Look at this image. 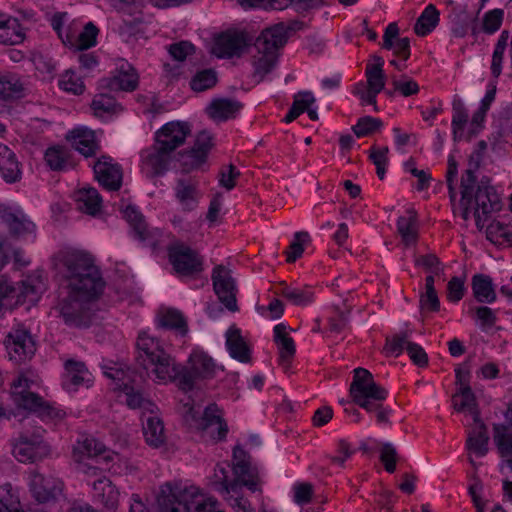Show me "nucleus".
Returning a JSON list of instances; mask_svg holds the SVG:
<instances>
[{
    "label": "nucleus",
    "instance_id": "41",
    "mask_svg": "<svg viewBox=\"0 0 512 512\" xmlns=\"http://www.w3.org/2000/svg\"><path fill=\"white\" fill-rule=\"evenodd\" d=\"M78 208L90 215H95L101 209L102 199L99 192L92 187L81 188L75 195Z\"/></svg>",
    "mask_w": 512,
    "mask_h": 512
},
{
    "label": "nucleus",
    "instance_id": "8",
    "mask_svg": "<svg viewBox=\"0 0 512 512\" xmlns=\"http://www.w3.org/2000/svg\"><path fill=\"white\" fill-rule=\"evenodd\" d=\"M350 395L355 404L365 409L379 401H385L388 391L374 381L373 375L367 369L359 367L354 369Z\"/></svg>",
    "mask_w": 512,
    "mask_h": 512
},
{
    "label": "nucleus",
    "instance_id": "36",
    "mask_svg": "<svg viewBox=\"0 0 512 512\" xmlns=\"http://www.w3.org/2000/svg\"><path fill=\"white\" fill-rule=\"evenodd\" d=\"M475 423V428H473L468 433L466 448L470 453L476 455L477 457H483L488 452L489 437L484 423H482L480 420Z\"/></svg>",
    "mask_w": 512,
    "mask_h": 512
},
{
    "label": "nucleus",
    "instance_id": "16",
    "mask_svg": "<svg viewBox=\"0 0 512 512\" xmlns=\"http://www.w3.org/2000/svg\"><path fill=\"white\" fill-rule=\"evenodd\" d=\"M0 222L17 238L31 242L36 239V225L20 210L0 206Z\"/></svg>",
    "mask_w": 512,
    "mask_h": 512
},
{
    "label": "nucleus",
    "instance_id": "44",
    "mask_svg": "<svg viewBox=\"0 0 512 512\" xmlns=\"http://www.w3.org/2000/svg\"><path fill=\"white\" fill-rule=\"evenodd\" d=\"M472 291L474 297L479 302L493 303L496 300L492 279L487 275L476 274L473 276Z\"/></svg>",
    "mask_w": 512,
    "mask_h": 512
},
{
    "label": "nucleus",
    "instance_id": "18",
    "mask_svg": "<svg viewBox=\"0 0 512 512\" xmlns=\"http://www.w3.org/2000/svg\"><path fill=\"white\" fill-rule=\"evenodd\" d=\"M191 134V126L184 121H171L156 132V143L170 154Z\"/></svg>",
    "mask_w": 512,
    "mask_h": 512
},
{
    "label": "nucleus",
    "instance_id": "3",
    "mask_svg": "<svg viewBox=\"0 0 512 512\" xmlns=\"http://www.w3.org/2000/svg\"><path fill=\"white\" fill-rule=\"evenodd\" d=\"M462 216L467 220L474 216L478 229L482 230L490 215L501 209L500 196L489 181L482 180L476 184V177L467 169L461 179Z\"/></svg>",
    "mask_w": 512,
    "mask_h": 512
},
{
    "label": "nucleus",
    "instance_id": "5",
    "mask_svg": "<svg viewBox=\"0 0 512 512\" xmlns=\"http://www.w3.org/2000/svg\"><path fill=\"white\" fill-rule=\"evenodd\" d=\"M101 293L73 291L61 288L56 310L63 322L70 327L85 328L92 322V303Z\"/></svg>",
    "mask_w": 512,
    "mask_h": 512
},
{
    "label": "nucleus",
    "instance_id": "21",
    "mask_svg": "<svg viewBox=\"0 0 512 512\" xmlns=\"http://www.w3.org/2000/svg\"><path fill=\"white\" fill-rule=\"evenodd\" d=\"M6 348L10 359L17 362L30 358L36 351L31 334L24 328H17L9 333Z\"/></svg>",
    "mask_w": 512,
    "mask_h": 512
},
{
    "label": "nucleus",
    "instance_id": "57",
    "mask_svg": "<svg viewBox=\"0 0 512 512\" xmlns=\"http://www.w3.org/2000/svg\"><path fill=\"white\" fill-rule=\"evenodd\" d=\"M309 241H310V236L307 232H304V231L296 232L294 235V240L291 242V244L288 247V250L286 251L287 262L293 263L299 257H301L304 252V244Z\"/></svg>",
    "mask_w": 512,
    "mask_h": 512
},
{
    "label": "nucleus",
    "instance_id": "4",
    "mask_svg": "<svg viewBox=\"0 0 512 512\" xmlns=\"http://www.w3.org/2000/svg\"><path fill=\"white\" fill-rule=\"evenodd\" d=\"M59 272L62 276L61 288L73 291L102 293L104 281L94 259L83 251H71L62 256Z\"/></svg>",
    "mask_w": 512,
    "mask_h": 512
},
{
    "label": "nucleus",
    "instance_id": "6",
    "mask_svg": "<svg viewBox=\"0 0 512 512\" xmlns=\"http://www.w3.org/2000/svg\"><path fill=\"white\" fill-rule=\"evenodd\" d=\"M34 385H36V381L28 373L19 374L11 384L13 402L18 407L37 413L42 418L62 419L65 412L32 392L31 389Z\"/></svg>",
    "mask_w": 512,
    "mask_h": 512
},
{
    "label": "nucleus",
    "instance_id": "49",
    "mask_svg": "<svg viewBox=\"0 0 512 512\" xmlns=\"http://www.w3.org/2000/svg\"><path fill=\"white\" fill-rule=\"evenodd\" d=\"M240 108L241 105L237 101L218 99L210 104L209 114L215 120L224 121L234 117Z\"/></svg>",
    "mask_w": 512,
    "mask_h": 512
},
{
    "label": "nucleus",
    "instance_id": "11",
    "mask_svg": "<svg viewBox=\"0 0 512 512\" xmlns=\"http://www.w3.org/2000/svg\"><path fill=\"white\" fill-rule=\"evenodd\" d=\"M169 261L181 277H197L204 271V258L184 243H175L168 249Z\"/></svg>",
    "mask_w": 512,
    "mask_h": 512
},
{
    "label": "nucleus",
    "instance_id": "2",
    "mask_svg": "<svg viewBox=\"0 0 512 512\" xmlns=\"http://www.w3.org/2000/svg\"><path fill=\"white\" fill-rule=\"evenodd\" d=\"M158 512H224L217 500L205 497L194 485L165 483L157 495ZM130 512H145L144 504L135 500Z\"/></svg>",
    "mask_w": 512,
    "mask_h": 512
},
{
    "label": "nucleus",
    "instance_id": "33",
    "mask_svg": "<svg viewBox=\"0 0 512 512\" xmlns=\"http://www.w3.org/2000/svg\"><path fill=\"white\" fill-rule=\"evenodd\" d=\"M25 38L24 30L16 18L0 14V44L17 45Z\"/></svg>",
    "mask_w": 512,
    "mask_h": 512
},
{
    "label": "nucleus",
    "instance_id": "45",
    "mask_svg": "<svg viewBox=\"0 0 512 512\" xmlns=\"http://www.w3.org/2000/svg\"><path fill=\"white\" fill-rule=\"evenodd\" d=\"M46 165L53 171H63L70 165V151L60 145L48 147L44 154Z\"/></svg>",
    "mask_w": 512,
    "mask_h": 512
},
{
    "label": "nucleus",
    "instance_id": "61",
    "mask_svg": "<svg viewBox=\"0 0 512 512\" xmlns=\"http://www.w3.org/2000/svg\"><path fill=\"white\" fill-rule=\"evenodd\" d=\"M389 152L388 147L377 148L373 147L370 153V159L376 166V172L378 177L382 180L385 176L386 165L388 163L387 154Z\"/></svg>",
    "mask_w": 512,
    "mask_h": 512
},
{
    "label": "nucleus",
    "instance_id": "9",
    "mask_svg": "<svg viewBox=\"0 0 512 512\" xmlns=\"http://www.w3.org/2000/svg\"><path fill=\"white\" fill-rule=\"evenodd\" d=\"M109 3L123 16L118 33L125 42L144 37L145 25L140 0H109Z\"/></svg>",
    "mask_w": 512,
    "mask_h": 512
},
{
    "label": "nucleus",
    "instance_id": "52",
    "mask_svg": "<svg viewBox=\"0 0 512 512\" xmlns=\"http://www.w3.org/2000/svg\"><path fill=\"white\" fill-rule=\"evenodd\" d=\"M494 442L502 458L512 457V431L503 425H494Z\"/></svg>",
    "mask_w": 512,
    "mask_h": 512
},
{
    "label": "nucleus",
    "instance_id": "14",
    "mask_svg": "<svg viewBox=\"0 0 512 512\" xmlns=\"http://www.w3.org/2000/svg\"><path fill=\"white\" fill-rule=\"evenodd\" d=\"M139 82V76L134 67L127 61L121 60L111 75L104 77L99 82V87L108 92H131Z\"/></svg>",
    "mask_w": 512,
    "mask_h": 512
},
{
    "label": "nucleus",
    "instance_id": "62",
    "mask_svg": "<svg viewBox=\"0 0 512 512\" xmlns=\"http://www.w3.org/2000/svg\"><path fill=\"white\" fill-rule=\"evenodd\" d=\"M487 239L496 245H503L505 222L494 220L488 225L485 224Z\"/></svg>",
    "mask_w": 512,
    "mask_h": 512
},
{
    "label": "nucleus",
    "instance_id": "55",
    "mask_svg": "<svg viewBox=\"0 0 512 512\" xmlns=\"http://www.w3.org/2000/svg\"><path fill=\"white\" fill-rule=\"evenodd\" d=\"M0 512H22L19 497L10 483L0 485Z\"/></svg>",
    "mask_w": 512,
    "mask_h": 512
},
{
    "label": "nucleus",
    "instance_id": "27",
    "mask_svg": "<svg viewBox=\"0 0 512 512\" xmlns=\"http://www.w3.org/2000/svg\"><path fill=\"white\" fill-rule=\"evenodd\" d=\"M0 177L8 184L17 183L22 178V165L15 152L0 143Z\"/></svg>",
    "mask_w": 512,
    "mask_h": 512
},
{
    "label": "nucleus",
    "instance_id": "43",
    "mask_svg": "<svg viewBox=\"0 0 512 512\" xmlns=\"http://www.w3.org/2000/svg\"><path fill=\"white\" fill-rule=\"evenodd\" d=\"M504 11L502 9H493L486 12L482 18L481 26L474 23L471 27V34L477 38L483 32L488 35L496 33L503 22Z\"/></svg>",
    "mask_w": 512,
    "mask_h": 512
},
{
    "label": "nucleus",
    "instance_id": "47",
    "mask_svg": "<svg viewBox=\"0 0 512 512\" xmlns=\"http://www.w3.org/2000/svg\"><path fill=\"white\" fill-rule=\"evenodd\" d=\"M440 13L437 8L429 4L418 17L414 31L418 36H426L431 33L439 23Z\"/></svg>",
    "mask_w": 512,
    "mask_h": 512
},
{
    "label": "nucleus",
    "instance_id": "50",
    "mask_svg": "<svg viewBox=\"0 0 512 512\" xmlns=\"http://www.w3.org/2000/svg\"><path fill=\"white\" fill-rule=\"evenodd\" d=\"M281 295L290 303L297 306H306L313 302L314 292L311 287H297L285 285L281 289Z\"/></svg>",
    "mask_w": 512,
    "mask_h": 512
},
{
    "label": "nucleus",
    "instance_id": "28",
    "mask_svg": "<svg viewBox=\"0 0 512 512\" xmlns=\"http://www.w3.org/2000/svg\"><path fill=\"white\" fill-rule=\"evenodd\" d=\"M25 96L22 77L12 71L0 70V100L13 101Z\"/></svg>",
    "mask_w": 512,
    "mask_h": 512
},
{
    "label": "nucleus",
    "instance_id": "40",
    "mask_svg": "<svg viewBox=\"0 0 512 512\" xmlns=\"http://www.w3.org/2000/svg\"><path fill=\"white\" fill-rule=\"evenodd\" d=\"M397 231L406 246L414 245L418 238V220L414 210H407V215L397 220Z\"/></svg>",
    "mask_w": 512,
    "mask_h": 512
},
{
    "label": "nucleus",
    "instance_id": "32",
    "mask_svg": "<svg viewBox=\"0 0 512 512\" xmlns=\"http://www.w3.org/2000/svg\"><path fill=\"white\" fill-rule=\"evenodd\" d=\"M200 425L203 430H209L212 434L216 431L217 435L214 438L218 440L224 439L228 432V426L222 417V411L214 403L205 408Z\"/></svg>",
    "mask_w": 512,
    "mask_h": 512
},
{
    "label": "nucleus",
    "instance_id": "53",
    "mask_svg": "<svg viewBox=\"0 0 512 512\" xmlns=\"http://www.w3.org/2000/svg\"><path fill=\"white\" fill-rule=\"evenodd\" d=\"M452 113V132L454 140H457L461 138L464 127L468 122V112L460 99L453 101Z\"/></svg>",
    "mask_w": 512,
    "mask_h": 512
},
{
    "label": "nucleus",
    "instance_id": "51",
    "mask_svg": "<svg viewBox=\"0 0 512 512\" xmlns=\"http://www.w3.org/2000/svg\"><path fill=\"white\" fill-rule=\"evenodd\" d=\"M217 72L212 68L202 69L190 80V87L195 92H203L213 88L217 83Z\"/></svg>",
    "mask_w": 512,
    "mask_h": 512
},
{
    "label": "nucleus",
    "instance_id": "15",
    "mask_svg": "<svg viewBox=\"0 0 512 512\" xmlns=\"http://www.w3.org/2000/svg\"><path fill=\"white\" fill-rule=\"evenodd\" d=\"M28 485L32 497L39 503H48L61 496L63 482L53 476H44L35 470L28 474Z\"/></svg>",
    "mask_w": 512,
    "mask_h": 512
},
{
    "label": "nucleus",
    "instance_id": "22",
    "mask_svg": "<svg viewBox=\"0 0 512 512\" xmlns=\"http://www.w3.org/2000/svg\"><path fill=\"white\" fill-rule=\"evenodd\" d=\"M176 201L184 212H191L198 207L202 193L198 182L192 178H179L173 187Z\"/></svg>",
    "mask_w": 512,
    "mask_h": 512
},
{
    "label": "nucleus",
    "instance_id": "42",
    "mask_svg": "<svg viewBox=\"0 0 512 512\" xmlns=\"http://www.w3.org/2000/svg\"><path fill=\"white\" fill-rule=\"evenodd\" d=\"M105 451V445L92 438L83 437L79 439L73 448V458L76 462H82L86 458H93Z\"/></svg>",
    "mask_w": 512,
    "mask_h": 512
},
{
    "label": "nucleus",
    "instance_id": "24",
    "mask_svg": "<svg viewBox=\"0 0 512 512\" xmlns=\"http://www.w3.org/2000/svg\"><path fill=\"white\" fill-rule=\"evenodd\" d=\"M212 147V137L209 132H200L195 140L193 147L181 155V162L183 166L192 170L200 167L207 158V155Z\"/></svg>",
    "mask_w": 512,
    "mask_h": 512
},
{
    "label": "nucleus",
    "instance_id": "12",
    "mask_svg": "<svg viewBox=\"0 0 512 512\" xmlns=\"http://www.w3.org/2000/svg\"><path fill=\"white\" fill-rule=\"evenodd\" d=\"M233 482L238 484V492L247 487L251 492L259 491L261 475L257 466L250 462V456L240 446L233 449Z\"/></svg>",
    "mask_w": 512,
    "mask_h": 512
},
{
    "label": "nucleus",
    "instance_id": "35",
    "mask_svg": "<svg viewBox=\"0 0 512 512\" xmlns=\"http://www.w3.org/2000/svg\"><path fill=\"white\" fill-rule=\"evenodd\" d=\"M91 109L96 117L107 119L119 114L123 109L116 99L108 92L96 94L91 103Z\"/></svg>",
    "mask_w": 512,
    "mask_h": 512
},
{
    "label": "nucleus",
    "instance_id": "58",
    "mask_svg": "<svg viewBox=\"0 0 512 512\" xmlns=\"http://www.w3.org/2000/svg\"><path fill=\"white\" fill-rule=\"evenodd\" d=\"M59 86L66 92L80 95L84 91V83L81 78L73 71H66L59 80Z\"/></svg>",
    "mask_w": 512,
    "mask_h": 512
},
{
    "label": "nucleus",
    "instance_id": "23",
    "mask_svg": "<svg viewBox=\"0 0 512 512\" xmlns=\"http://www.w3.org/2000/svg\"><path fill=\"white\" fill-rule=\"evenodd\" d=\"M95 177L107 190L117 191L122 184V169L119 164L113 163L109 157H102L93 165Z\"/></svg>",
    "mask_w": 512,
    "mask_h": 512
},
{
    "label": "nucleus",
    "instance_id": "29",
    "mask_svg": "<svg viewBox=\"0 0 512 512\" xmlns=\"http://www.w3.org/2000/svg\"><path fill=\"white\" fill-rule=\"evenodd\" d=\"M66 139L85 157L94 155L98 148L94 132L87 128L80 127L69 131Z\"/></svg>",
    "mask_w": 512,
    "mask_h": 512
},
{
    "label": "nucleus",
    "instance_id": "48",
    "mask_svg": "<svg viewBox=\"0 0 512 512\" xmlns=\"http://www.w3.org/2000/svg\"><path fill=\"white\" fill-rule=\"evenodd\" d=\"M376 61V64H367L365 76L367 89L373 93H380L385 87V74L382 69L384 60L381 57H377Z\"/></svg>",
    "mask_w": 512,
    "mask_h": 512
},
{
    "label": "nucleus",
    "instance_id": "59",
    "mask_svg": "<svg viewBox=\"0 0 512 512\" xmlns=\"http://www.w3.org/2000/svg\"><path fill=\"white\" fill-rule=\"evenodd\" d=\"M381 125L382 121L380 119L365 116L360 118L356 125L353 126V131L357 137H363L376 131L381 127Z\"/></svg>",
    "mask_w": 512,
    "mask_h": 512
},
{
    "label": "nucleus",
    "instance_id": "39",
    "mask_svg": "<svg viewBox=\"0 0 512 512\" xmlns=\"http://www.w3.org/2000/svg\"><path fill=\"white\" fill-rule=\"evenodd\" d=\"M115 389H119L124 397L127 406L131 409H142L143 414L150 413L153 414L154 410H157V406L151 402L149 399L143 397V395L136 391L132 386L127 383L117 384Z\"/></svg>",
    "mask_w": 512,
    "mask_h": 512
},
{
    "label": "nucleus",
    "instance_id": "13",
    "mask_svg": "<svg viewBox=\"0 0 512 512\" xmlns=\"http://www.w3.org/2000/svg\"><path fill=\"white\" fill-rule=\"evenodd\" d=\"M123 215L130 224L134 238L146 246L156 248L168 236L159 228L149 227L142 214L135 207L127 206Z\"/></svg>",
    "mask_w": 512,
    "mask_h": 512
},
{
    "label": "nucleus",
    "instance_id": "10",
    "mask_svg": "<svg viewBox=\"0 0 512 512\" xmlns=\"http://www.w3.org/2000/svg\"><path fill=\"white\" fill-rule=\"evenodd\" d=\"M44 430L40 427L32 432L24 431L12 445L14 457L22 463L35 462L50 453V446L43 438Z\"/></svg>",
    "mask_w": 512,
    "mask_h": 512
},
{
    "label": "nucleus",
    "instance_id": "37",
    "mask_svg": "<svg viewBox=\"0 0 512 512\" xmlns=\"http://www.w3.org/2000/svg\"><path fill=\"white\" fill-rule=\"evenodd\" d=\"M230 465L228 463L217 464L214 468V474L211 485L221 496H227L231 493H238V484L229 479Z\"/></svg>",
    "mask_w": 512,
    "mask_h": 512
},
{
    "label": "nucleus",
    "instance_id": "63",
    "mask_svg": "<svg viewBox=\"0 0 512 512\" xmlns=\"http://www.w3.org/2000/svg\"><path fill=\"white\" fill-rule=\"evenodd\" d=\"M415 264L417 266L423 267L424 269L435 275H440L443 271L439 259L434 254H427L417 257L415 259Z\"/></svg>",
    "mask_w": 512,
    "mask_h": 512
},
{
    "label": "nucleus",
    "instance_id": "17",
    "mask_svg": "<svg viewBox=\"0 0 512 512\" xmlns=\"http://www.w3.org/2000/svg\"><path fill=\"white\" fill-rule=\"evenodd\" d=\"M212 281L215 294L220 302L232 312L237 310L236 285L231 271L223 265H217L212 271Z\"/></svg>",
    "mask_w": 512,
    "mask_h": 512
},
{
    "label": "nucleus",
    "instance_id": "1",
    "mask_svg": "<svg viewBox=\"0 0 512 512\" xmlns=\"http://www.w3.org/2000/svg\"><path fill=\"white\" fill-rule=\"evenodd\" d=\"M136 346L137 361L150 376L159 382L178 379L179 388L185 392L192 390L198 380L211 379L216 374L217 365L203 351H193L188 368H183L165 350L161 341L147 332L139 333Z\"/></svg>",
    "mask_w": 512,
    "mask_h": 512
},
{
    "label": "nucleus",
    "instance_id": "34",
    "mask_svg": "<svg viewBox=\"0 0 512 512\" xmlns=\"http://www.w3.org/2000/svg\"><path fill=\"white\" fill-rule=\"evenodd\" d=\"M274 341L279 350V361L284 367H287L294 357L296 348L293 339L287 333V327L284 324H277L274 329Z\"/></svg>",
    "mask_w": 512,
    "mask_h": 512
},
{
    "label": "nucleus",
    "instance_id": "25",
    "mask_svg": "<svg viewBox=\"0 0 512 512\" xmlns=\"http://www.w3.org/2000/svg\"><path fill=\"white\" fill-rule=\"evenodd\" d=\"M91 384L92 375L83 362L68 360L65 363L62 387L66 391H76L81 386L89 387Z\"/></svg>",
    "mask_w": 512,
    "mask_h": 512
},
{
    "label": "nucleus",
    "instance_id": "56",
    "mask_svg": "<svg viewBox=\"0 0 512 512\" xmlns=\"http://www.w3.org/2000/svg\"><path fill=\"white\" fill-rule=\"evenodd\" d=\"M17 297L16 288L13 284L8 280L6 276L0 277V312L2 310L10 309L14 303L15 298Z\"/></svg>",
    "mask_w": 512,
    "mask_h": 512
},
{
    "label": "nucleus",
    "instance_id": "46",
    "mask_svg": "<svg viewBox=\"0 0 512 512\" xmlns=\"http://www.w3.org/2000/svg\"><path fill=\"white\" fill-rule=\"evenodd\" d=\"M454 408L461 412L468 410L474 417V421L478 422L479 412L477 410L476 398L469 385L460 387L458 392L453 396Z\"/></svg>",
    "mask_w": 512,
    "mask_h": 512
},
{
    "label": "nucleus",
    "instance_id": "20",
    "mask_svg": "<svg viewBox=\"0 0 512 512\" xmlns=\"http://www.w3.org/2000/svg\"><path fill=\"white\" fill-rule=\"evenodd\" d=\"M171 154L155 143L141 153V171L147 178L163 175L168 170Z\"/></svg>",
    "mask_w": 512,
    "mask_h": 512
},
{
    "label": "nucleus",
    "instance_id": "26",
    "mask_svg": "<svg viewBox=\"0 0 512 512\" xmlns=\"http://www.w3.org/2000/svg\"><path fill=\"white\" fill-rule=\"evenodd\" d=\"M119 491L105 476L93 482L94 501L101 504L108 512H114L118 507Z\"/></svg>",
    "mask_w": 512,
    "mask_h": 512
},
{
    "label": "nucleus",
    "instance_id": "64",
    "mask_svg": "<svg viewBox=\"0 0 512 512\" xmlns=\"http://www.w3.org/2000/svg\"><path fill=\"white\" fill-rule=\"evenodd\" d=\"M475 313L477 320L480 322V327L482 330H487L495 325L497 317L495 311L490 307H477Z\"/></svg>",
    "mask_w": 512,
    "mask_h": 512
},
{
    "label": "nucleus",
    "instance_id": "38",
    "mask_svg": "<svg viewBox=\"0 0 512 512\" xmlns=\"http://www.w3.org/2000/svg\"><path fill=\"white\" fill-rule=\"evenodd\" d=\"M158 325L162 328L174 330L181 336L188 333V325L183 314L174 308H166L158 313Z\"/></svg>",
    "mask_w": 512,
    "mask_h": 512
},
{
    "label": "nucleus",
    "instance_id": "30",
    "mask_svg": "<svg viewBox=\"0 0 512 512\" xmlns=\"http://www.w3.org/2000/svg\"><path fill=\"white\" fill-rule=\"evenodd\" d=\"M226 346L232 358L248 363L251 359L250 347L241 334V330L236 326H231L226 331Z\"/></svg>",
    "mask_w": 512,
    "mask_h": 512
},
{
    "label": "nucleus",
    "instance_id": "31",
    "mask_svg": "<svg viewBox=\"0 0 512 512\" xmlns=\"http://www.w3.org/2000/svg\"><path fill=\"white\" fill-rule=\"evenodd\" d=\"M143 434L151 447L157 448L165 442L164 425L157 415V410H154L153 414H143Z\"/></svg>",
    "mask_w": 512,
    "mask_h": 512
},
{
    "label": "nucleus",
    "instance_id": "54",
    "mask_svg": "<svg viewBox=\"0 0 512 512\" xmlns=\"http://www.w3.org/2000/svg\"><path fill=\"white\" fill-rule=\"evenodd\" d=\"M509 38V31L503 30L495 45L491 61V73L495 78H498L502 72L503 56L508 45Z\"/></svg>",
    "mask_w": 512,
    "mask_h": 512
},
{
    "label": "nucleus",
    "instance_id": "60",
    "mask_svg": "<svg viewBox=\"0 0 512 512\" xmlns=\"http://www.w3.org/2000/svg\"><path fill=\"white\" fill-rule=\"evenodd\" d=\"M97 34V27L91 22L87 23L77 37V48L83 50L93 47L96 44Z\"/></svg>",
    "mask_w": 512,
    "mask_h": 512
},
{
    "label": "nucleus",
    "instance_id": "7",
    "mask_svg": "<svg viewBox=\"0 0 512 512\" xmlns=\"http://www.w3.org/2000/svg\"><path fill=\"white\" fill-rule=\"evenodd\" d=\"M286 41L287 30L283 24L262 31L254 44L256 54L253 55V66L257 75L262 78L275 67L277 52Z\"/></svg>",
    "mask_w": 512,
    "mask_h": 512
},
{
    "label": "nucleus",
    "instance_id": "19",
    "mask_svg": "<svg viewBox=\"0 0 512 512\" xmlns=\"http://www.w3.org/2000/svg\"><path fill=\"white\" fill-rule=\"evenodd\" d=\"M247 44V36L244 32L227 31L214 39L211 53L221 59L232 58L240 56Z\"/></svg>",
    "mask_w": 512,
    "mask_h": 512
}]
</instances>
